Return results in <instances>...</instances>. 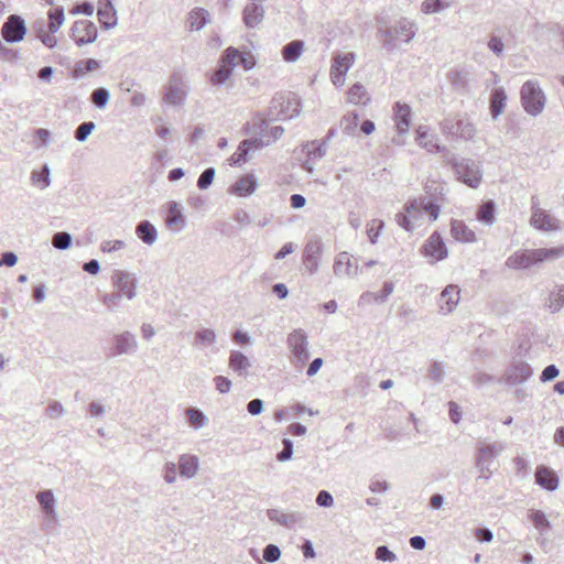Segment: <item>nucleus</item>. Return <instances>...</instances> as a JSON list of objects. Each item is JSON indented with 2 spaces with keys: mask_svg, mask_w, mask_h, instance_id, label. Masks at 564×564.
I'll use <instances>...</instances> for the list:
<instances>
[{
  "mask_svg": "<svg viewBox=\"0 0 564 564\" xmlns=\"http://www.w3.org/2000/svg\"><path fill=\"white\" fill-rule=\"evenodd\" d=\"M301 112V100L293 93L276 94L268 108L267 115H258L259 123H256L261 132L269 126L270 121L289 120L297 117ZM264 137L263 133H261Z\"/></svg>",
  "mask_w": 564,
  "mask_h": 564,
  "instance_id": "f257e3e1",
  "label": "nucleus"
},
{
  "mask_svg": "<svg viewBox=\"0 0 564 564\" xmlns=\"http://www.w3.org/2000/svg\"><path fill=\"white\" fill-rule=\"evenodd\" d=\"M416 31L417 28L413 21L401 18L391 26L380 28L378 33L383 37V47L388 52H393L399 48L400 44L410 43L414 39Z\"/></svg>",
  "mask_w": 564,
  "mask_h": 564,
  "instance_id": "f03ea898",
  "label": "nucleus"
},
{
  "mask_svg": "<svg viewBox=\"0 0 564 564\" xmlns=\"http://www.w3.org/2000/svg\"><path fill=\"white\" fill-rule=\"evenodd\" d=\"M562 254L561 248L524 249L508 257L506 265L516 270L529 269L543 261L557 259Z\"/></svg>",
  "mask_w": 564,
  "mask_h": 564,
  "instance_id": "7ed1b4c3",
  "label": "nucleus"
},
{
  "mask_svg": "<svg viewBox=\"0 0 564 564\" xmlns=\"http://www.w3.org/2000/svg\"><path fill=\"white\" fill-rule=\"evenodd\" d=\"M520 101L528 115L536 117L542 113L546 104V96L539 82L527 80L522 85L520 89Z\"/></svg>",
  "mask_w": 564,
  "mask_h": 564,
  "instance_id": "20e7f679",
  "label": "nucleus"
},
{
  "mask_svg": "<svg viewBox=\"0 0 564 564\" xmlns=\"http://www.w3.org/2000/svg\"><path fill=\"white\" fill-rule=\"evenodd\" d=\"M286 345L291 352V362L296 368H302L311 357L307 334L302 328L294 329L288 335Z\"/></svg>",
  "mask_w": 564,
  "mask_h": 564,
  "instance_id": "39448f33",
  "label": "nucleus"
},
{
  "mask_svg": "<svg viewBox=\"0 0 564 564\" xmlns=\"http://www.w3.org/2000/svg\"><path fill=\"white\" fill-rule=\"evenodd\" d=\"M451 164L458 180L471 188H477L481 182V170L478 162L470 159H452Z\"/></svg>",
  "mask_w": 564,
  "mask_h": 564,
  "instance_id": "423d86ee",
  "label": "nucleus"
},
{
  "mask_svg": "<svg viewBox=\"0 0 564 564\" xmlns=\"http://www.w3.org/2000/svg\"><path fill=\"white\" fill-rule=\"evenodd\" d=\"M441 130L444 134L463 140H470L476 133L475 126L468 120L459 117H447L441 122Z\"/></svg>",
  "mask_w": 564,
  "mask_h": 564,
  "instance_id": "0eeeda50",
  "label": "nucleus"
},
{
  "mask_svg": "<svg viewBox=\"0 0 564 564\" xmlns=\"http://www.w3.org/2000/svg\"><path fill=\"white\" fill-rule=\"evenodd\" d=\"M532 376L533 368L527 361L513 359L499 379V382L518 386L528 381Z\"/></svg>",
  "mask_w": 564,
  "mask_h": 564,
  "instance_id": "6e6552de",
  "label": "nucleus"
},
{
  "mask_svg": "<svg viewBox=\"0 0 564 564\" xmlns=\"http://www.w3.org/2000/svg\"><path fill=\"white\" fill-rule=\"evenodd\" d=\"M113 289L128 300L137 296V278L133 273L124 270H115L111 274Z\"/></svg>",
  "mask_w": 564,
  "mask_h": 564,
  "instance_id": "1a4fd4ad",
  "label": "nucleus"
},
{
  "mask_svg": "<svg viewBox=\"0 0 564 564\" xmlns=\"http://www.w3.org/2000/svg\"><path fill=\"white\" fill-rule=\"evenodd\" d=\"M138 340L134 334L129 330L113 335L112 347L109 350V357H118L121 355H131L138 350Z\"/></svg>",
  "mask_w": 564,
  "mask_h": 564,
  "instance_id": "9d476101",
  "label": "nucleus"
},
{
  "mask_svg": "<svg viewBox=\"0 0 564 564\" xmlns=\"http://www.w3.org/2000/svg\"><path fill=\"white\" fill-rule=\"evenodd\" d=\"M70 36L76 45L94 43L98 36V30L94 22L88 20L76 21L70 29Z\"/></svg>",
  "mask_w": 564,
  "mask_h": 564,
  "instance_id": "9b49d317",
  "label": "nucleus"
},
{
  "mask_svg": "<svg viewBox=\"0 0 564 564\" xmlns=\"http://www.w3.org/2000/svg\"><path fill=\"white\" fill-rule=\"evenodd\" d=\"M355 62V54L351 52L337 54L333 58L330 66V79L337 87L345 84V75Z\"/></svg>",
  "mask_w": 564,
  "mask_h": 564,
  "instance_id": "f8f14e48",
  "label": "nucleus"
},
{
  "mask_svg": "<svg viewBox=\"0 0 564 564\" xmlns=\"http://www.w3.org/2000/svg\"><path fill=\"white\" fill-rule=\"evenodd\" d=\"M26 26L24 20L17 14L10 15L1 29V35L8 43H18L24 39Z\"/></svg>",
  "mask_w": 564,
  "mask_h": 564,
  "instance_id": "ddd939ff",
  "label": "nucleus"
},
{
  "mask_svg": "<svg viewBox=\"0 0 564 564\" xmlns=\"http://www.w3.org/2000/svg\"><path fill=\"white\" fill-rule=\"evenodd\" d=\"M421 252L425 257L432 258L431 263L444 260L448 256L447 247L437 231L433 232L424 242Z\"/></svg>",
  "mask_w": 564,
  "mask_h": 564,
  "instance_id": "4468645a",
  "label": "nucleus"
},
{
  "mask_svg": "<svg viewBox=\"0 0 564 564\" xmlns=\"http://www.w3.org/2000/svg\"><path fill=\"white\" fill-rule=\"evenodd\" d=\"M36 500L44 513L46 525L57 524L58 514L56 510L57 500L51 489H45L36 494Z\"/></svg>",
  "mask_w": 564,
  "mask_h": 564,
  "instance_id": "2eb2a0df",
  "label": "nucleus"
},
{
  "mask_svg": "<svg viewBox=\"0 0 564 564\" xmlns=\"http://www.w3.org/2000/svg\"><path fill=\"white\" fill-rule=\"evenodd\" d=\"M186 96L187 91L181 75H172L166 86L164 100L170 105L180 106L184 104Z\"/></svg>",
  "mask_w": 564,
  "mask_h": 564,
  "instance_id": "dca6fc26",
  "label": "nucleus"
},
{
  "mask_svg": "<svg viewBox=\"0 0 564 564\" xmlns=\"http://www.w3.org/2000/svg\"><path fill=\"white\" fill-rule=\"evenodd\" d=\"M323 252V243L319 238H313L307 241L303 250V264L305 269L314 274L318 270V259Z\"/></svg>",
  "mask_w": 564,
  "mask_h": 564,
  "instance_id": "f3484780",
  "label": "nucleus"
},
{
  "mask_svg": "<svg viewBox=\"0 0 564 564\" xmlns=\"http://www.w3.org/2000/svg\"><path fill=\"white\" fill-rule=\"evenodd\" d=\"M267 516L270 521L275 522L286 529H294L296 525H302L305 520V516L302 512H282L278 509H268Z\"/></svg>",
  "mask_w": 564,
  "mask_h": 564,
  "instance_id": "a211bd4d",
  "label": "nucleus"
},
{
  "mask_svg": "<svg viewBox=\"0 0 564 564\" xmlns=\"http://www.w3.org/2000/svg\"><path fill=\"white\" fill-rule=\"evenodd\" d=\"M421 210L427 213L432 220H436L440 215V205L436 204L433 199L427 196L420 197L419 199H414L409 202L405 205V212L410 215L412 213H416L420 215Z\"/></svg>",
  "mask_w": 564,
  "mask_h": 564,
  "instance_id": "6ab92c4d",
  "label": "nucleus"
},
{
  "mask_svg": "<svg viewBox=\"0 0 564 564\" xmlns=\"http://www.w3.org/2000/svg\"><path fill=\"white\" fill-rule=\"evenodd\" d=\"M460 299V290L455 284L447 285L438 299V306L443 314H448L453 312L458 305Z\"/></svg>",
  "mask_w": 564,
  "mask_h": 564,
  "instance_id": "aec40b11",
  "label": "nucleus"
},
{
  "mask_svg": "<svg viewBox=\"0 0 564 564\" xmlns=\"http://www.w3.org/2000/svg\"><path fill=\"white\" fill-rule=\"evenodd\" d=\"M412 110L408 104L397 101L393 106V118L400 135L408 133L411 126Z\"/></svg>",
  "mask_w": 564,
  "mask_h": 564,
  "instance_id": "412c9836",
  "label": "nucleus"
},
{
  "mask_svg": "<svg viewBox=\"0 0 564 564\" xmlns=\"http://www.w3.org/2000/svg\"><path fill=\"white\" fill-rule=\"evenodd\" d=\"M262 147V139H245L239 143L237 151L228 159V162L231 166L246 163L248 161L250 150L252 148L261 149Z\"/></svg>",
  "mask_w": 564,
  "mask_h": 564,
  "instance_id": "4be33fe9",
  "label": "nucleus"
},
{
  "mask_svg": "<svg viewBox=\"0 0 564 564\" xmlns=\"http://www.w3.org/2000/svg\"><path fill=\"white\" fill-rule=\"evenodd\" d=\"M97 17L105 30L113 29L117 25V12L110 0H100L98 2Z\"/></svg>",
  "mask_w": 564,
  "mask_h": 564,
  "instance_id": "5701e85b",
  "label": "nucleus"
},
{
  "mask_svg": "<svg viewBox=\"0 0 564 564\" xmlns=\"http://www.w3.org/2000/svg\"><path fill=\"white\" fill-rule=\"evenodd\" d=\"M506 449V444L501 442L481 443L477 447V455L475 462H482L484 464H491V462Z\"/></svg>",
  "mask_w": 564,
  "mask_h": 564,
  "instance_id": "b1692460",
  "label": "nucleus"
},
{
  "mask_svg": "<svg viewBox=\"0 0 564 564\" xmlns=\"http://www.w3.org/2000/svg\"><path fill=\"white\" fill-rule=\"evenodd\" d=\"M530 224L543 231H552L558 228L557 219L552 217L542 208H535L534 213H532Z\"/></svg>",
  "mask_w": 564,
  "mask_h": 564,
  "instance_id": "393cba45",
  "label": "nucleus"
},
{
  "mask_svg": "<svg viewBox=\"0 0 564 564\" xmlns=\"http://www.w3.org/2000/svg\"><path fill=\"white\" fill-rule=\"evenodd\" d=\"M535 482L542 488L553 491L558 487V477L552 469L541 465L535 470Z\"/></svg>",
  "mask_w": 564,
  "mask_h": 564,
  "instance_id": "a878e982",
  "label": "nucleus"
},
{
  "mask_svg": "<svg viewBox=\"0 0 564 564\" xmlns=\"http://www.w3.org/2000/svg\"><path fill=\"white\" fill-rule=\"evenodd\" d=\"M334 273L336 275L356 276L358 265L351 261L348 252H340L334 263Z\"/></svg>",
  "mask_w": 564,
  "mask_h": 564,
  "instance_id": "bb28decb",
  "label": "nucleus"
},
{
  "mask_svg": "<svg viewBox=\"0 0 564 564\" xmlns=\"http://www.w3.org/2000/svg\"><path fill=\"white\" fill-rule=\"evenodd\" d=\"M177 466L180 469L181 477L191 479L198 471L199 460H198V457L195 455L182 454L178 457Z\"/></svg>",
  "mask_w": 564,
  "mask_h": 564,
  "instance_id": "cd10ccee",
  "label": "nucleus"
},
{
  "mask_svg": "<svg viewBox=\"0 0 564 564\" xmlns=\"http://www.w3.org/2000/svg\"><path fill=\"white\" fill-rule=\"evenodd\" d=\"M416 141L419 145L431 153H437L445 150L436 142V138L429 133L426 126H420L416 130Z\"/></svg>",
  "mask_w": 564,
  "mask_h": 564,
  "instance_id": "c85d7f7f",
  "label": "nucleus"
},
{
  "mask_svg": "<svg viewBox=\"0 0 564 564\" xmlns=\"http://www.w3.org/2000/svg\"><path fill=\"white\" fill-rule=\"evenodd\" d=\"M257 180L252 174L241 176L231 187L230 193L237 196H249L257 188Z\"/></svg>",
  "mask_w": 564,
  "mask_h": 564,
  "instance_id": "c756f323",
  "label": "nucleus"
},
{
  "mask_svg": "<svg viewBox=\"0 0 564 564\" xmlns=\"http://www.w3.org/2000/svg\"><path fill=\"white\" fill-rule=\"evenodd\" d=\"M451 235L455 240L460 242L476 241L475 232L463 220H452Z\"/></svg>",
  "mask_w": 564,
  "mask_h": 564,
  "instance_id": "7c9ffc66",
  "label": "nucleus"
},
{
  "mask_svg": "<svg viewBox=\"0 0 564 564\" xmlns=\"http://www.w3.org/2000/svg\"><path fill=\"white\" fill-rule=\"evenodd\" d=\"M228 366L240 377H246L248 375V370L251 367V362L247 356H245L241 351L231 350Z\"/></svg>",
  "mask_w": 564,
  "mask_h": 564,
  "instance_id": "2f4dec72",
  "label": "nucleus"
},
{
  "mask_svg": "<svg viewBox=\"0 0 564 564\" xmlns=\"http://www.w3.org/2000/svg\"><path fill=\"white\" fill-rule=\"evenodd\" d=\"M165 224L170 228H175L177 230H182L185 226V217L182 213V207L176 202H170L167 208V216L165 218Z\"/></svg>",
  "mask_w": 564,
  "mask_h": 564,
  "instance_id": "473e14b6",
  "label": "nucleus"
},
{
  "mask_svg": "<svg viewBox=\"0 0 564 564\" xmlns=\"http://www.w3.org/2000/svg\"><path fill=\"white\" fill-rule=\"evenodd\" d=\"M263 7L253 1L247 4L243 10V22L248 28H254L263 20Z\"/></svg>",
  "mask_w": 564,
  "mask_h": 564,
  "instance_id": "72a5a7b5",
  "label": "nucleus"
},
{
  "mask_svg": "<svg viewBox=\"0 0 564 564\" xmlns=\"http://www.w3.org/2000/svg\"><path fill=\"white\" fill-rule=\"evenodd\" d=\"M138 238L145 245H153L158 239V231L149 220L140 221L135 227Z\"/></svg>",
  "mask_w": 564,
  "mask_h": 564,
  "instance_id": "f704fd0d",
  "label": "nucleus"
},
{
  "mask_svg": "<svg viewBox=\"0 0 564 564\" xmlns=\"http://www.w3.org/2000/svg\"><path fill=\"white\" fill-rule=\"evenodd\" d=\"M507 95L503 88L499 87L491 91L490 95V113L494 119L500 116L506 107Z\"/></svg>",
  "mask_w": 564,
  "mask_h": 564,
  "instance_id": "c9c22d12",
  "label": "nucleus"
},
{
  "mask_svg": "<svg viewBox=\"0 0 564 564\" xmlns=\"http://www.w3.org/2000/svg\"><path fill=\"white\" fill-rule=\"evenodd\" d=\"M304 51V42L301 40H294L282 48V57L288 63L296 62Z\"/></svg>",
  "mask_w": 564,
  "mask_h": 564,
  "instance_id": "e433bc0d",
  "label": "nucleus"
},
{
  "mask_svg": "<svg viewBox=\"0 0 564 564\" xmlns=\"http://www.w3.org/2000/svg\"><path fill=\"white\" fill-rule=\"evenodd\" d=\"M209 22V13L203 8H195L189 12L188 24L191 30H200Z\"/></svg>",
  "mask_w": 564,
  "mask_h": 564,
  "instance_id": "4c0bfd02",
  "label": "nucleus"
},
{
  "mask_svg": "<svg viewBox=\"0 0 564 564\" xmlns=\"http://www.w3.org/2000/svg\"><path fill=\"white\" fill-rule=\"evenodd\" d=\"M528 518L541 535L546 534L550 531L551 522L547 520L543 511L530 510Z\"/></svg>",
  "mask_w": 564,
  "mask_h": 564,
  "instance_id": "58836bf2",
  "label": "nucleus"
},
{
  "mask_svg": "<svg viewBox=\"0 0 564 564\" xmlns=\"http://www.w3.org/2000/svg\"><path fill=\"white\" fill-rule=\"evenodd\" d=\"M546 306L552 313L561 311L564 306V284L555 285L550 292Z\"/></svg>",
  "mask_w": 564,
  "mask_h": 564,
  "instance_id": "ea45409f",
  "label": "nucleus"
},
{
  "mask_svg": "<svg viewBox=\"0 0 564 564\" xmlns=\"http://www.w3.org/2000/svg\"><path fill=\"white\" fill-rule=\"evenodd\" d=\"M495 212L496 205L494 200H487L479 206L477 219L487 226H491L495 223Z\"/></svg>",
  "mask_w": 564,
  "mask_h": 564,
  "instance_id": "a19ab883",
  "label": "nucleus"
},
{
  "mask_svg": "<svg viewBox=\"0 0 564 564\" xmlns=\"http://www.w3.org/2000/svg\"><path fill=\"white\" fill-rule=\"evenodd\" d=\"M51 171L47 164H44L40 171H32L31 173V184L37 186L41 189H44L51 184Z\"/></svg>",
  "mask_w": 564,
  "mask_h": 564,
  "instance_id": "79ce46f5",
  "label": "nucleus"
},
{
  "mask_svg": "<svg viewBox=\"0 0 564 564\" xmlns=\"http://www.w3.org/2000/svg\"><path fill=\"white\" fill-rule=\"evenodd\" d=\"M100 67V62L95 58L82 59L75 64L73 77L80 78L86 73L94 72Z\"/></svg>",
  "mask_w": 564,
  "mask_h": 564,
  "instance_id": "37998d69",
  "label": "nucleus"
},
{
  "mask_svg": "<svg viewBox=\"0 0 564 564\" xmlns=\"http://www.w3.org/2000/svg\"><path fill=\"white\" fill-rule=\"evenodd\" d=\"M216 341V333L210 328H202L195 333L194 346L205 348Z\"/></svg>",
  "mask_w": 564,
  "mask_h": 564,
  "instance_id": "c03bdc74",
  "label": "nucleus"
},
{
  "mask_svg": "<svg viewBox=\"0 0 564 564\" xmlns=\"http://www.w3.org/2000/svg\"><path fill=\"white\" fill-rule=\"evenodd\" d=\"M452 3L453 0H425L422 2L421 10L425 14L437 13L449 8Z\"/></svg>",
  "mask_w": 564,
  "mask_h": 564,
  "instance_id": "a18cd8bd",
  "label": "nucleus"
},
{
  "mask_svg": "<svg viewBox=\"0 0 564 564\" xmlns=\"http://www.w3.org/2000/svg\"><path fill=\"white\" fill-rule=\"evenodd\" d=\"M359 123V116L357 112L345 115L340 120V128L347 135H355Z\"/></svg>",
  "mask_w": 564,
  "mask_h": 564,
  "instance_id": "49530a36",
  "label": "nucleus"
},
{
  "mask_svg": "<svg viewBox=\"0 0 564 564\" xmlns=\"http://www.w3.org/2000/svg\"><path fill=\"white\" fill-rule=\"evenodd\" d=\"M348 100L355 105L366 104L369 100L366 88L359 83L352 85L348 90Z\"/></svg>",
  "mask_w": 564,
  "mask_h": 564,
  "instance_id": "de8ad7c7",
  "label": "nucleus"
},
{
  "mask_svg": "<svg viewBox=\"0 0 564 564\" xmlns=\"http://www.w3.org/2000/svg\"><path fill=\"white\" fill-rule=\"evenodd\" d=\"M304 150L310 159L318 160L326 154L327 144L326 141H322L319 143L317 141H312L304 147Z\"/></svg>",
  "mask_w": 564,
  "mask_h": 564,
  "instance_id": "09e8293b",
  "label": "nucleus"
},
{
  "mask_svg": "<svg viewBox=\"0 0 564 564\" xmlns=\"http://www.w3.org/2000/svg\"><path fill=\"white\" fill-rule=\"evenodd\" d=\"M110 99V93L107 88L99 87L93 90L90 101L98 109H105Z\"/></svg>",
  "mask_w": 564,
  "mask_h": 564,
  "instance_id": "8fccbe9b",
  "label": "nucleus"
},
{
  "mask_svg": "<svg viewBox=\"0 0 564 564\" xmlns=\"http://www.w3.org/2000/svg\"><path fill=\"white\" fill-rule=\"evenodd\" d=\"M64 22V9L57 7L48 12V31L54 34L58 31Z\"/></svg>",
  "mask_w": 564,
  "mask_h": 564,
  "instance_id": "3c124183",
  "label": "nucleus"
},
{
  "mask_svg": "<svg viewBox=\"0 0 564 564\" xmlns=\"http://www.w3.org/2000/svg\"><path fill=\"white\" fill-rule=\"evenodd\" d=\"M259 133H261V131ZM262 133L264 134V137H262V134H260L259 139L263 140V147H264V145H269L271 142H275L276 140H279L284 133V129L281 126H274L269 129L267 127L263 129Z\"/></svg>",
  "mask_w": 564,
  "mask_h": 564,
  "instance_id": "603ef678",
  "label": "nucleus"
},
{
  "mask_svg": "<svg viewBox=\"0 0 564 564\" xmlns=\"http://www.w3.org/2000/svg\"><path fill=\"white\" fill-rule=\"evenodd\" d=\"M232 73V68L230 65H225L221 63L219 67L214 72L210 82L213 85H221L224 84Z\"/></svg>",
  "mask_w": 564,
  "mask_h": 564,
  "instance_id": "864d4df0",
  "label": "nucleus"
},
{
  "mask_svg": "<svg viewBox=\"0 0 564 564\" xmlns=\"http://www.w3.org/2000/svg\"><path fill=\"white\" fill-rule=\"evenodd\" d=\"M72 235L66 231H59L52 237V245L58 250H66L72 245Z\"/></svg>",
  "mask_w": 564,
  "mask_h": 564,
  "instance_id": "5fc2aeb1",
  "label": "nucleus"
},
{
  "mask_svg": "<svg viewBox=\"0 0 564 564\" xmlns=\"http://www.w3.org/2000/svg\"><path fill=\"white\" fill-rule=\"evenodd\" d=\"M122 299L123 296L115 290L111 293H105L100 301L109 311L112 312L120 306Z\"/></svg>",
  "mask_w": 564,
  "mask_h": 564,
  "instance_id": "6e6d98bb",
  "label": "nucleus"
},
{
  "mask_svg": "<svg viewBox=\"0 0 564 564\" xmlns=\"http://www.w3.org/2000/svg\"><path fill=\"white\" fill-rule=\"evenodd\" d=\"M188 421L195 429L203 427L207 423L206 415L198 409L189 408L186 411Z\"/></svg>",
  "mask_w": 564,
  "mask_h": 564,
  "instance_id": "4d7b16f0",
  "label": "nucleus"
},
{
  "mask_svg": "<svg viewBox=\"0 0 564 564\" xmlns=\"http://www.w3.org/2000/svg\"><path fill=\"white\" fill-rule=\"evenodd\" d=\"M427 377L436 383L442 382L445 378L444 365L440 361H433L429 367Z\"/></svg>",
  "mask_w": 564,
  "mask_h": 564,
  "instance_id": "13d9d810",
  "label": "nucleus"
},
{
  "mask_svg": "<svg viewBox=\"0 0 564 564\" xmlns=\"http://www.w3.org/2000/svg\"><path fill=\"white\" fill-rule=\"evenodd\" d=\"M95 128L96 124L93 121L83 122L76 128L74 137L78 142H85Z\"/></svg>",
  "mask_w": 564,
  "mask_h": 564,
  "instance_id": "bf43d9fd",
  "label": "nucleus"
},
{
  "mask_svg": "<svg viewBox=\"0 0 564 564\" xmlns=\"http://www.w3.org/2000/svg\"><path fill=\"white\" fill-rule=\"evenodd\" d=\"M417 214L412 213L411 215L405 212V214H397V223L400 227L404 228L406 231H412L414 229L413 220H417Z\"/></svg>",
  "mask_w": 564,
  "mask_h": 564,
  "instance_id": "052dcab7",
  "label": "nucleus"
},
{
  "mask_svg": "<svg viewBox=\"0 0 564 564\" xmlns=\"http://www.w3.org/2000/svg\"><path fill=\"white\" fill-rule=\"evenodd\" d=\"M215 174L214 167L205 169L197 180V187L199 189H207L212 185Z\"/></svg>",
  "mask_w": 564,
  "mask_h": 564,
  "instance_id": "680f3d73",
  "label": "nucleus"
},
{
  "mask_svg": "<svg viewBox=\"0 0 564 564\" xmlns=\"http://www.w3.org/2000/svg\"><path fill=\"white\" fill-rule=\"evenodd\" d=\"M263 560L265 562H269V563H274L276 561H279V558L281 557V550L278 545L275 544H268L264 549H263Z\"/></svg>",
  "mask_w": 564,
  "mask_h": 564,
  "instance_id": "e2e57ef3",
  "label": "nucleus"
},
{
  "mask_svg": "<svg viewBox=\"0 0 564 564\" xmlns=\"http://www.w3.org/2000/svg\"><path fill=\"white\" fill-rule=\"evenodd\" d=\"M239 56L240 52L237 48L228 47L221 57V63L225 65H230L231 68H234L236 65H238Z\"/></svg>",
  "mask_w": 564,
  "mask_h": 564,
  "instance_id": "0e129e2a",
  "label": "nucleus"
},
{
  "mask_svg": "<svg viewBox=\"0 0 564 564\" xmlns=\"http://www.w3.org/2000/svg\"><path fill=\"white\" fill-rule=\"evenodd\" d=\"M282 444H283V448L281 452H279L276 454V459L279 462H286L289 459H291L292 455H293V442L289 438H284L282 441Z\"/></svg>",
  "mask_w": 564,
  "mask_h": 564,
  "instance_id": "69168bd1",
  "label": "nucleus"
},
{
  "mask_svg": "<svg viewBox=\"0 0 564 564\" xmlns=\"http://www.w3.org/2000/svg\"><path fill=\"white\" fill-rule=\"evenodd\" d=\"M376 558L381 562H393L395 561V554L389 550L387 545H380L375 552Z\"/></svg>",
  "mask_w": 564,
  "mask_h": 564,
  "instance_id": "338daca9",
  "label": "nucleus"
},
{
  "mask_svg": "<svg viewBox=\"0 0 564 564\" xmlns=\"http://www.w3.org/2000/svg\"><path fill=\"white\" fill-rule=\"evenodd\" d=\"M163 478L167 484H174L176 481V464L173 462H167L164 464L163 469Z\"/></svg>",
  "mask_w": 564,
  "mask_h": 564,
  "instance_id": "774afa93",
  "label": "nucleus"
}]
</instances>
